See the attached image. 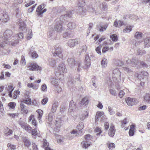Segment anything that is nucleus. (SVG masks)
Listing matches in <instances>:
<instances>
[{
  "mask_svg": "<svg viewBox=\"0 0 150 150\" xmlns=\"http://www.w3.org/2000/svg\"><path fill=\"white\" fill-rule=\"evenodd\" d=\"M74 13L73 11H67L66 14L61 16L59 18H57L55 20L56 24L54 27V30L57 32H60L62 30V24L64 21L67 19V18L71 17Z\"/></svg>",
  "mask_w": 150,
  "mask_h": 150,
  "instance_id": "nucleus-1",
  "label": "nucleus"
},
{
  "mask_svg": "<svg viewBox=\"0 0 150 150\" xmlns=\"http://www.w3.org/2000/svg\"><path fill=\"white\" fill-rule=\"evenodd\" d=\"M12 31L10 30H6L4 33V37L0 38V46L2 47H4L5 44H7L11 42V38H13V37H11L12 35Z\"/></svg>",
  "mask_w": 150,
  "mask_h": 150,
  "instance_id": "nucleus-2",
  "label": "nucleus"
},
{
  "mask_svg": "<svg viewBox=\"0 0 150 150\" xmlns=\"http://www.w3.org/2000/svg\"><path fill=\"white\" fill-rule=\"evenodd\" d=\"M57 68V70L56 71V73H59L61 76L59 79L60 80H62L64 79L63 74L67 72V69L64 64L63 63L59 64Z\"/></svg>",
  "mask_w": 150,
  "mask_h": 150,
  "instance_id": "nucleus-3",
  "label": "nucleus"
},
{
  "mask_svg": "<svg viewBox=\"0 0 150 150\" xmlns=\"http://www.w3.org/2000/svg\"><path fill=\"white\" fill-rule=\"evenodd\" d=\"M92 137L90 134H87L85 136L84 139L81 142L82 147L85 148H87L91 144V141Z\"/></svg>",
  "mask_w": 150,
  "mask_h": 150,
  "instance_id": "nucleus-4",
  "label": "nucleus"
},
{
  "mask_svg": "<svg viewBox=\"0 0 150 150\" xmlns=\"http://www.w3.org/2000/svg\"><path fill=\"white\" fill-rule=\"evenodd\" d=\"M121 73L118 69H116L113 71L112 79L113 81L116 83L119 82L120 80Z\"/></svg>",
  "mask_w": 150,
  "mask_h": 150,
  "instance_id": "nucleus-5",
  "label": "nucleus"
},
{
  "mask_svg": "<svg viewBox=\"0 0 150 150\" xmlns=\"http://www.w3.org/2000/svg\"><path fill=\"white\" fill-rule=\"evenodd\" d=\"M55 52L53 54L54 56H57L59 58H62L63 55L62 53V48L61 47L58 45H56L54 47Z\"/></svg>",
  "mask_w": 150,
  "mask_h": 150,
  "instance_id": "nucleus-6",
  "label": "nucleus"
},
{
  "mask_svg": "<svg viewBox=\"0 0 150 150\" xmlns=\"http://www.w3.org/2000/svg\"><path fill=\"white\" fill-rule=\"evenodd\" d=\"M23 33H20L16 36L17 38L16 39V37L13 36V39L11 40V45L13 46H15L18 43V40H21L23 38Z\"/></svg>",
  "mask_w": 150,
  "mask_h": 150,
  "instance_id": "nucleus-7",
  "label": "nucleus"
},
{
  "mask_svg": "<svg viewBox=\"0 0 150 150\" xmlns=\"http://www.w3.org/2000/svg\"><path fill=\"white\" fill-rule=\"evenodd\" d=\"M125 101L127 104L130 106H132L137 103L138 101L135 98L128 97L125 99Z\"/></svg>",
  "mask_w": 150,
  "mask_h": 150,
  "instance_id": "nucleus-8",
  "label": "nucleus"
},
{
  "mask_svg": "<svg viewBox=\"0 0 150 150\" xmlns=\"http://www.w3.org/2000/svg\"><path fill=\"white\" fill-rule=\"evenodd\" d=\"M9 20V17L6 12L0 14V21L4 23L7 22Z\"/></svg>",
  "mask_w": 150,
  "mask_h": 150,
  "instance_id": "nucleus-9",
  "label": "nucleus"
},
{
  "mask_svg": "<svg viewBox=\"0 0 150 150\" xmlns=\"http://www.w3.org/2000/svg\"><path fill=\"white\" fill-rule=\"evenodd\" d=\"M84 64L85 66L84 67L85 69H87L90 66L91 64V59L89 56L88 54L85 55Z\"/></svg>",
  "mask_w": 150,
  "mask_h": 150,
  "instance_id": "nucleus-10",
  "label": "nucleus"
},
{
  "mask_svg": "<svg viewBox=\"0 0 150 150\" xmlns=\"http://www.w3.org/2000/svg\"><path fill=\"white\" fill-rule=\"evenodd\" d=\"M28 68L30 71L41 70L42 69L41 67H39L36 64L34 63H31Z\"/></svg>",
  "mask_w": 150,
  "mask_h": 150,
  "instance_id": "nucleus-11",
  "label": "nucleus"
},
{
  "mask_svg": "<svg viewBox=\"0 0 150 150\" xmlns=\"http://www.w3.org/2000/svg\"><path fill=\"white\" fill-rule=\"evenodd\" d=\"M21 102H23L24 104L25 103L28 105H30L31 103V100L28 95L25 94L23 96V100Z\"/></svg>",
  "mask_w": 150,
  "mask_h": 150,
  "instance_id": "nucleus-12",
  "label": "nucleus"
},
{
  "mask_svg": "<svg viewBox=\"0 0 150 150\" xmlns=\"http://www.w3.org/2000/svg\"><path fill=\"white\" fill-rule=\"evenodd\" d=\"M20 107L21 112L22 113L26 114L28 113V108L27 106H25L23 103V102H21L20 104Z\"/></svg>",
  "mask_w": 150,
  "mask_h": 150,
  "instance_id": "nucleus-13",
  "label": "nucleus"
},
{
  "mask_svg": "<svg viewBox=\"0 0 150 150\" xmlns=\"http://www.w3.org/2000/svg\"><path fill=\"white\" fill-rule=\"evenodd\" d=\"M138 61L136 58L132 59V60H128L127 61L126 63L129 66H130L133 67L135 66L138 63Z\"/></svg>",
  "mask_w": 150,
  "mask_h": 150,
  "instance_id": "nucleus-14",
  "label": "nucleus"
},
{
  "mask_svg": "<svg viewBox=\"0 0 150 150\" xmlns=\"http://www.w3.org/2000/svg\"><path fill=\"white\" fill-rule=\"evenodd\" d=\"M68 46L70 47H72L77 45L78 44V42L76 39L69 40L67 43Z\"/></svg>",
  "mask_w": 150,
  "mask_h": 150,
  "instance_id": "nucleus-15",
  "label": "nucleus"
},
{
  "mask_svg": "<svg viewBox=\"0 0 150 150\" xmlns=\"http://www.w3.org/2000/svg\"><path fill=\"white\" fill-rule=\"evenodd\" d=\"M44 8V6L42 5H40L37 8L36 11L38 15H41L47 11V10L45 8L43 10Z\"/></svg>",
  "mask_w": 150,
  "mask_h": 150,
  "instance_id": "nucleus-16",
  "label": "nucleus"
},
{
  "mask_svg": "<svg viewBox=\"0 0 150 150\" xmlns=\"http://www.w3.org/2000/svg\"><path fill=\"white\" fill-rule=\"evenodd\" d=\"M89 100L87 97H86L83 98L80 102L79 106L82 107L83 105L86 106L88 104Z\"/></svg>",
  "mask_w": 150,
  "mask_h": 150,
  "instance_id": "nucleus-17",
  "label": "nucleus"
},
{
  "mask_svg": "<svg viewBox=\"0 0 150 150\" xmlns=\"http://www.w3.org/2000/svg\"><path fill=\"white\" fill-rule=\"evenodd\" d=\"M17 23L20 26L19 28L21 30L23 31L26 30V28H25V25L24 21L22 19H20L19 21Z\"/></svg>",
  "mask_w": 150,
  "mask_h": 150,
  "instance_id": "nucleus-18",
  "label": "nucleus"
},
{
  "mask_svg": "<svg viewBox=\"0 0 150 150\" xmlns=\"http://www.w3.org/2000/svg\"><path fill=\"white\" fill-rule=\"evenodd\" d=\"M142 75L144 77H146L145 78H147V76H148V74L146 71H143L138 74V78L140 80L144 79V77H142Z\"/></svg>",
  "mask_w": 150,
  "mask_h": 150,
  "instance_id": "nucleus-19",
  "label": "nucleus"
},
{
  "mask_svg": "<svg viewBox=\"0 0 150 150\" xmlns=\"http://www.w3.org/2000/svg\"><path fill=\"white\" fill-rule=\"evenodd\" d=\"M14 89L13 85H8L6 88L7 91L8 92V95L10 97H12V92Z\"/></svg>",
  "mask_w": 150,
  "mask_h": 150,
  "instance_id": "nucleus-20",
  "label": "nucleus"
},
{
  "mask_svg": "<svg viewBox=\"0 0 150 150\" xmlns=\"http://www.w3.org/2000/svg\"><path fill=\"white\" fill-rule=\"evenodd\" d=\"M76 106L75 104H74L73 101H71L70 102L69 111L71 112L73 111L76 108Z\"/></svg>",
  "mask_w": 150,
  "mask_h": 150,
  "instance_id": "nucleus-21",
  "label": "nucleus"
},
{
  "mask_svg": "<svg viewBox=\"0 0 150 150\" xmlns=\"http://www.w3.org/2000/svg\"><path fill=\"white\" fill-rule=\"evenodd\" d=\"M87 12V9L83 7L80 6L79 7L77 12L81 15H83Z\"/></svg>",
  "mask_w": 150,
  "mask_h": 150,
  "instance_id": "nucleus-22",
  "label": "nucleus"
},
{
  "mask_svg": "<svg viewBox=\"0 0 150 150\" xmlns=\"http://www.w3.org/2000/svg\"><path fill=\"white\" fill-rule=\"evenodd\" d=\"M115 132L114 126L113 125H111L108 134L111 137H113L115 134Z\"/></svg>",
  "mask_w": 150,
  "mask_h": 150,
  "instance_id": "nucleus-23",
  "label": "nucleus"
},
{
  "mask_svg": "<svg viewBox=\"0 0 150 150\" xmlns=\"http://www.w3.org/2000/svg\"><path fill=\"white\" fill-rule=\"evenodd\" d=\"M36 112L38 114L37 118L38 119L39 122L40 123V122L41 121V119L43 114V111L41 110L38 109L36 110Z\"/></svg>",
  "mask_w": 150,
  "mask_h": 150,
  "instance_id": "nucleus-24",
  "label": "nucleus"
},
{
  "mask_svg": "<svg viewBox=\"0 0 150 150\" xmlns=\"http://www.w3.org/2000/svg\"><path fill=\"white\" fill-rule=\"evenodd\" d=\"M56 63L55 60L51 59H49L48 60L47 64L51 67H54L56 66Z\"/></svg>",
  "mask_w": 150,
  "mask_h": 150,
  "instance_id": "nucleus-25",
  "label": "nucleus"
},
{
  "mask_svg": "<svg viewBox=\"0 0 150 150\" xmlns=\"http://www.w3.org/2000/svg\"><path fill=\"white\" fill-rule=\"evenodd\" d=\"M68 63L71 67H73L76 63L74 59L73 58H69L67 59Z\"/></svg>",
  "mask_w": 150,
  "mask_h": 150,
  "instance_id": "nucleus-26",
  "label": "nucleus"
},
{
  "mask_svg": "<svg viewBox=\"0 0 150 150\" xmlns=\"http://www.w3.org/2000/svg\"><path fill=\"white\" fill-rule=\"evenodd\" d=\"M104 114V112H103L97 111L95 117L96 121H98V119L101 117L102 116H103Z\"/></svg>",
  "mask_w": 150,
  "mask_h": 150,
  "instance_id": "nucleus-27",
  "label": "nucleus"
},
{
  "mask_svg": "<svg viewBox=\"0 0 150 150\" xmlns=\"http://www.w3.org/2000/svg\"><path fill=\"white\" fill-rule=\"evenodd\" d=\"M62 120H61L59 118H57L56 119V121L55 122V124L56 126L57 127V132L58 131H59V129L61 126V123H62Z\"/></svg>",
  "mask_w": 150,
  "mask_h": 150,
  "instance_id": "nucleus-28",
  "label": "nucleus"
},
{
  "mask_svg": "<svg viewBox=\"0 0 150 150\" xmlns=\"http://www.w3.org/2000/svg\"><path fill=\"white\" fill-rule=\"evenodd\" d=\"M22 139L26 146L28 147L30 145V142L27 138L25 137H23Z\"/></svg>",
  "mask_w": 150,
  "mask_h": 150,
  "instance_id": "nucleus-29",
  "label": "nucleus"
},
{
  "mask_svg": "<svg viewBox=\"0 0 150 150\" xmlns=\"http://www.w3.org/2000/svg\"><path fill=\"white\" fill-rule=\"evenodd\" d=\"M144 46L145 47L148 48L150 46V37H148L145 39Z\"/></svg>",
  "mask_w": 150,
  "mask_h": 150,
  "instance_id": "nucleus-30",
  "label": "nucleus"
},
{
  "mask_svg": "<svg viewBox=\"0 0 150 150\" xmlns=\"http://www.w3.org/2000/svg\"><path fill=\"white\" fill-rule=\"evenodd\" d=\"M144 100L146 103L150 104V94L146 93L144 97Z\"/></svg>",
  "mask_w": 150,
  "mask_h": 150,
  "instance_id": "nucleus-31",
  "label": "nucleus"
},
{
  "mask_svg": "<svg viewBox=\"0 0 150 150\" xmlns=\"http://www.w3.org/2000/svg\"><path fill=\"white\" fill-rule=\"evenodd\" d=\"M134 125H132L130 126V128L129 131V134L130 136H133L134 135Z\"/></svg>",
  "mask_w": 150,
  "mask_h": 150,
  "instance_id": "nucleus-32",
  "label": "nucleus"
},
{
  "mask_svg": "<svg viewBox=\"0 0 150 150\" xmlns=\"http://www.w3.org/2000/svg\"><path fill=\"white\" fill-rule=\"evenodd\" d=\"M143 36V34L142 33L139 32H136L134 34V37L137 39H140L142 38Z\"/></svg>",
  "mask_w": 150,
  "mask_h": 150,
  "instance_id": "nucleus-33",
  "label": "nucleus"
},
{
  "mask_svg": "<svg viewBox=\"0 0 150 150\" xmlns=\"http://www.w3.org/2000/svg\"><path fill=\"white\" fill-rule=\"evenodd\" d=\"M58 106V104L57 103H54L52 104L51 109V111L52 112L54 113L56 112Z\"/></svg>",
  "mask_w": 150,
  "mask_h": 150,
  "instance_id": "nucleus-34",
  "label": "nucleus"
},
{
  "mask_svg": "<svg viewBox=\"0 0 150 150\" xmlns=\"http://www.w3.org/2000/svg\"><path fill=\"white\" fill-rule=\"evenodd\" d=\"M67 27L69 29L72 30L76 27V25L75 23H69L67 24Z\"/></svg>",
  "mask_w": 150,
  "mask_h": 150,
  "instance_id": "nucleus-35",
  "label": "nucleus"
},
{
  "mask_svg": "<svg viewBox=\"0 0 150 150\" xmlns=\"http://www.w3.org/2000/svg\"><path fill=\"white\" fill-rule=\"evenodd\" d=\"M51 83L54 86H58V80L57 79L54 78H52L51 79Z\"/></svg>",
  "mask_w": 150,
  "mask_h": 150,
  "instance_id": "nucleus-36",
  "label": "nucleus"
},
{
  "mask_svg": "<svg viewBox=\"0 0 150 150\" xmlns=\"http://www.w3.org/2000/svg\"><path fill=\"white\" fill-rule=\"evenodd\" d=\"M19 124L21 126V127L23 129L26 127L27 124L25 122L20 119V121L19 122Z\"/></svg>",
  "mask_w": 150,
  "mask_h": 150,
  "instance_id": "nucleus-37",
  "label": "nucleus"
},
{
  "mask_svg": "<svg viewBox=\"0 0 150 150\" xmlns=\"http://www.w3.org/2000/svg\"><path fill=\"white\" fill-rule=\"evenodd\" d=\"M133 27L132 26H126V28L123 30V32L125 33L130 32L132 29Z\"/></svg>",
  "mask_w": 150,
  "mask_h": 150,
  "instance_id": "nucleus-38",
  "label": "nucleus"
},
{
  "mask_svg": "<svg viewBox=\"0 0 150 150\" xmlns=\"http://www.w3.org/2000/svg\"><path fill=\"white\" fill-rule=\"evenodd\" d=\"M123 69L127 72V73L131 74L132 75L133 74L134 72L131 69L127 67H123Z\"/></svg>",
  "mask_w": 150,
  "mask_h": 150,
  "instance_id": "nucleus-39",
  "label": "nucleus"
},
{
  "mask_svg": "<svg viewBox=\"0 0 150 150\" xmlns=\"http://www.w3.org/2000/svg\"><path fill=\"white\" fill-rule=\"evenodd\" d=\"M101 65L103 68L106 67L107 65V60L105 58H104L101 61Z\"/></svg>",
  "mask_w": 150,
  "mask_h": 150,
  "instance_id": "nucleus-40",
  "label": "nucleus"
},
{
  "mask_svg": "<svg viewBox=\"0 0 150 150\" xmlns=\"http://www.w3.org/2000/svg\"><path fill=\"white\" fill-rule=\"evenodd\" d=\"M84 128V124L83 122L79 123L77 125L76 128L79 131L81 130Z\"/></svg>",
  "mask_w": 150,
  "mask_h": 150,
  "instance_id": "nucleus-41",
  "label": "nucleus"
},
{
  "mask_svg": "<svg viewBox=\"0 0 150 150\" xmlns=\"http://www.w3.org/2000/svg\"><path fill=\"white\" fill-rule=\"evenodd\" d=\"M20 92L18 90L15 91H14L13 93V96H12V98L14 99H16L18 96L20 94Z\"/></svg>",
  "mask_w": 150,
  "mask_h": 150,
  "instance_id": "nucleus-42",
  "label": "nucleus"
},
{
  "mask_svg": "<svg viewBox=\"0 0 150 150\" xmlns=\"http://www.w3.org/2000/svg\"><path fill=\"white\" fill-rule=\"evenodd\" d=\"M7 146L9 150H14L16 149L15 146L11 143H8V144Z\"/></svg>",
  "mask_w": 150,
  "mask_h": 150,
  "instance_id": "nucleus-43",
  "label": "nucleus"
},
{
  "mask_svg": "<svg viewBox=\"0 0 150 150\" xmlns=\"http://www.w3.org/2000/svg\"><path fill=\"white\" fill-rule=\"evenodd\" d=\"M0 114L2 115H4V110L2 102H0Z\"/></svg>",
  "mask_w": 150,
  "mask_h": 150,
  "instance_id": "nucleus-44",
  "label": "nucleus"
},
{
  "mask_svg": "<svg viewBox=\"0 0 150 150\" xmlns=\"http://www.w3.org/2000/svg\"><path fill=\"white\" fill-rule=\"evenodd\" d=\"M110 93L114 96H115L117 95V93L116 91L113 88H111L109 90Z\"/></svg>",
  "mask_w": 150,
  "mask_h": 150,
  "instance_id": "nucleus-45",
  "label": "nucleus"
},
{
  "mask_svg": "<svg viewBox=\"0 0 150 150\" xmlns=\"http://www.w3.org/2000/svg\"><path fill=\"white\" fill-rule=\"evenodd\" d=\"M5 135L8 136L9 135L12 133V131L7 128L5 129Z\"/></svg>",
  "mask_w": 150,
  "mask_h": 150,
  "instance_id": "nucleus-46",
  "label": "nucleus"
},
{
  "mask_svg": "<svg viewBox=\"0 0 150 150\" xmlns=\"http://www.w3.org/2000/svg\"><path fill=\"white\" fill-rule=\"evenodd\" d=\"M95 131L96 133H97L96 135L97 136H100L101 133L102 132L100 128L99 127H96L95 129Z\"/></svg>",
  "mask_w": 150,
  "mask_h": 150,
  "instance_id": "nucleus-47",
  "label": "nucleus"
},
{
  "mask_svg": "<svg viewBox=\"0 0 150 150\" xmlns=\"http://www.w3.org/2000/svg\"><path fill=\"white\" fill-rule=\"evenodd\" d=\"M32 37V31L31 30L29 29L28 31V34L27 36V38L28 40H30Z\"/></svg>",
  "mask_w": 150,
  "mask_h": 150,
  "instance_id": "nucleus-48",
  "label": "nucleus"
},
{
  "mask_svg": "<svg viewBox=\"0 0 150 150\" xmlns=\"http://www.w3.org/2000/svg\"><path fill=\"white\" fill-rule=\"evenodd\" d=\"M8 106L11 109H13L16 106V103L13 102H11L8 104Z\"/></svg>",
  "mask_w": 150,
  "mask_h": 150,
  "instance_id": "nucleus-49",
  "label": "nucleus"
},
{
  "mask_svg": "<svg viewBox=\"0 0 150 150\" xmlns=\"http://www.w3.org/2000/svg\"><path fill=\"white\" fill-rule=\"evenodd\" d=\"M110 37L113 41H116L118 40L117 35L115 34L112 35H110Z\"/></svg>",
  "mask_w": 150,
  "mask_h": 150,
  "instance_id": "nucleus-50",
  "label": "nucleus"
},
{
  "mask_svg": "<svg viewBox=\"0 0 150 150\" xmlns=\"http://www.w3.org/2000/svg\"><path fill=\"white\" fill-rule=\"evenodd\" d=\"M137 52L138 54L140 55H142L146 53L145 51L143 50H140L139 49L137 50Z\"/></svg>",
  "mask_w": 150,
  "mask_h": 150,
  "instance_id": "nucleus-51",
  "label": "nucleus"
},
{
  "mask_svg": "<svg viewBox=\"0 0 150 150\" xmlns=\"http://www.w3.org/2000/svg\"><path fill=\"white\" fill-rule=\"evenodd\" d=\"M108 111L110 115H113L115 113V112L113 110L112 108L110 107H108Z\"/></svg>",
  "mask_w": 150,
  "mask_h": 150,
  "instance_id": "nucleus-52",
  "label": "nucleus"
},
{
  "mask_svg": "<svg viewBox=\"0 0 150 150\" xmlns=\"http://www.w3.org/2000/svg\"><path fill=\"white\" fill-rule=\"evenodd\" d=\"M107 3L105 2H103L100 5V7L102 9H106L107 8Z\"/></svg>",
  "mask_w": 150,
  "mask_h": 150,
  "instance_id": "nucleus-53",
  "label": "nucleus"
},
{
  "mask_svg": "<svg viewBox=\"0 0 150 150\" xmlns=\"http://www.w3.org/2000/svg\"><path fill=\"white\" fill-rule=\"evenodd\" d=\"M21 65H25L26 64V61L23 56H22L21 57Z\"/></svg>",
  "mask_w": 150,
  "mask_h": 150,
  "instance_id": "nucleus-54",
  "label": "nucleus"
},
{
  "mask_svg": "<svg viewBox=\"0 0 150 150\" xmlns=\"http://www.w3.org/2000/svg\"><path fill=\"white\" fill-rule=\"evenodd\" d=\"M24 129L26 131L30 132L31 131L32 127L29 125L27 124Z\"/></svg>",
  "mask_w": 150,
  "mask_h": 150,
  "instance_id": "nucleus-55",
  "label": "nucleus"
},
{
  "mask_svg": "<svg viewBox=\"0 0 150 150\" xmlns=\"http://www.w3.org/2000/svg\"><path fill=\"white\" fill-rule=\"evenodd\" d=\"M30 51L29 52L30 54H31V55L32 57L34 58H37L38 57V54L36 53V52H33L31 53V50L30 49Z\"/></svg>",
  "mask_w": 150,
  "mask_h": 150,
  "instance_id": "nucleus-56",
  "label": "nucleus"
},
{
  "mask_svg": "<svg viewBox=\"0 0 150 150\" xmlns=\"http://www.w3.org/2000/svg\"><path fill=\"white\" fill-rule=\"evenodd\" d=\"M32 103L33 105L36 106L38 107L40 105L39 102L35 100H33Z\"/></svg>",
  "mask_w": 150,
  "mask_h": 150,
  "instance_id": "nucleus-57",
  "label": "nucleus"
},
{
  "mask_svg": "<svg viewBox=\"0 0 150 150\" xmlns=\"http://www.w3.org/2000/svg\"><path fill=\"white\" fill-rule=\"evenodd\" d=\"M128 122L126 118H125L123 120L121 121V123L122 124V127H124V125L127 123Z\"/></svg>",
  "mask_w": 150,
  "mask_h": 150,
  "instance_id": "nucleus-58",
  "label": "nucleus"
},
{
  "mask_svg": "<svg viewBox=\"0 0 150 150\" xmlns=\"http://www.w3.org/2000/svg\"><path fill=\"white\" fill-rule=\"evenodd\" d=\"M88 114L85 115V114H81L80 116V120H84L87 117Z\"/></svg>",
  "mask_w": 150,
  "mask_h": 150,
  "instance_id": "nucleus-59",
  "label": "nucleus"
},
{
  "mask_svg": "<svg viewBox=\"0 0 150 150\" xmlns=\"http://www.w3.org/2000/svg\"><path fill=\"white\" fill-rule=\"evenodd\" d=\"M84 4V2L82 0H80L78 2V5L79 6V7H82Z\"/></svg>",
  "mask_w": 150,
  "mask_h": 150,
  "instance_id": "nucleus-60",
  "label": "nucleus"
},
{
  "mask_svg": "<svg viewBox=\"0 0 150 150\" xmlns=\"http://www.w3.org/2000/svg\"><path fill=\"white\" fill-rule=\"evenodd\" d=\"M55 89L58 93H60L62 90V88L59 86H57Z\"/></svg>",
  "mask_w": 150,
  "mask_h": 150,
  "instance_id": "nucleus-61",
  "label": "nucleus"
},
{
  "mask_svg": "<svg viewBox=\"0 0 150 150\" xmlns=\"http://www.w3.org/2000/svg\"><path fill=\"white\" fill-rule=\"evenodd\" d=\"M77 135H72V134H69L67 137V139H69V140H71L72 139L76 136Z\"/></svg>",
  "mask_w": 150,
  "mask_h": 150,
  "instance_id": "nucleus-62",
  "label": "nucleus"
},
{
  "mask_svg": "<svg viewBox=\"0 0 150 150\" xmlns=\"http://www.w3.org/2000/svg\"><path fill=\"white\" fill-rule=\"evenodd\" d=\"M44 143L43 144V147H48L49 146V143L47 142V141L45 139H43Z\"/></svg>",
  "mask_w": 150,
  "mask_h": 150,
  "instance_id": "nucleus-63",
  "label": "nucleus"
},
{
  "mask_svg": "<svg viewBox=\"0 0 150 150\" xmlns=\"http://www.w3.org/2000/svg\"><path fill=\"white\" fill-rule=\"evenodd\" d=\"M125 94L123 91H121L119 94V96L120 98H122Z\"/></svg>",
  "mask_w": 150,
  "mask_h": 150,
  "instance_id": "nucleus-64",
  "label": "nucleus"
}]
</instances>
